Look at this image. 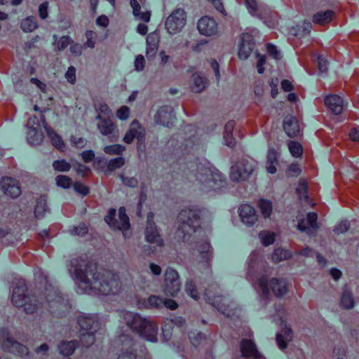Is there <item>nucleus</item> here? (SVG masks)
<instances>
[{"mask_svg": "<svg viewBox=\"0 0 359 359\" xmlns=\"http://www.w3.org/2000/svg\"><path fill=\"white\" fill-rule=\"evenodd\" d=\"M120 178L123 184L127 187L134 188L138 184V180L135 177H127L123 175H121Z\"/></svg>", "mask_w": 359, "mask_h": 359, "instance_id": "bf43d9fd", "label": "nucleus"}, {"mask_svg": "<svg viewBox=\"0 0 359 359\" xmlns=\"http://www.w3.org/2000/svg\"><path fill=\"white\" fill-rule=\"evenodd\" d=\"M121 318L123 323L141 338L151 342L157 341L158 325L150 318L130 311H122L121 313Z\"/></svg>", "mask_w": 359, "mask_h": 359, "instance_id": "39448f33", "label": "nucleus"}, {"mask_svg": "<svg viewBox=\"0 0 359 359\" xmlns=\"http://www.w3.org/2000/svg\"><path fill=\"white\" fill-rule=\"evenodd\" d=\"M245 4L249 13L254 17L263 20L264 23L270 28L278 25V15L267 6L258 4L256 0H245Z\"/></svg>", "mask_w": 359, "mask_h": 359, "instance_id": "0eeeda50", "label": "nucleus"}, {"mask_svg": "<svg viewBox=\"0 0 359 359\" xmlns=\"http://www.w3.org/2000/svg\"><path fill=\"white\" fill-rule=\"evenodd\" d=\"M259 239L264 246H269L275 241L276 233L271 231L264 230L259 233Z\"/></svg>", "mask_w": 359, "mask_h": 359, "instance_id": "79ce46f5", "label": "nucleus"}, {"mask_svg": "<svg viewBox=\"0 0 359 359\" xmlns=\"http://www.w3.org/2000/svg\"><path fill=\"white\" fill-rule=\"evenodd\" d=\"M174 119L173 109L171 107L163 106L156 112L154 120L157 124L168 127Z\"/></svg>", "mask_w": 359, "mask_h": 359, "instance_id": "bb28decb", "label": "nucleus"}, {"mask_svg": "<svg viewBox=\"0 0 359 359\" xmlns=\"http://www.w3.org/2000/svg\"><path fill=\"white\" fill-rule=\"evenodd\" d=\"M72 42V39L68 36H62L58 41H55V47L57 50H62L67 47Z\"/></svg>", "mask_w": 359, "mask_h": 359, "instance_id": "4d7b16f0", "label": "nucleus"}, {"mask_svg": "<svg viewBox=\"0 0 359 359\" xmlns=\"http://www.w3.org/2000/svg\"><path fill=\"white\" fill-rule=\"evenodd\" d=\"M297 192L302 201L305 200L306 202L308 201L307 184L304 180H301L299 181L297 187Z\"/></svg>", "mask_w": 359, "mask_h": 359, "instance_id": "5fc2aeb1", "label": "nucleus"}, {"mask_svg": "<svg viewBox=\"0 0 359 359\" xmlns=\"http://www.w3.org/2000/svg\"><path fill=\"white\" fill-rule=\"evenodd\" d=\"M121 342L122 351L117 359H136V354L133 351V342L130 338L124 335L119 336Z\"/></svg>", "mask_w": 359, "mask_h": 359, "instance_id": "cd10ccee", "label": "nucleus"}, {"mask_svg": "<svg viewBox=\"0 0 359 359\" xmlns=\"http://www.w3.org/2000/svg\"><path fill=\"white\" fill-rule=\"evenodd\" d=\"M201 215V210L195 205L186 207L180 212L177 217L179 226L176 232L179 239L189 242L191 238H196Z\"/></svg>", "mask_w": 359, "mask_h": 359, "instance_id": "423d86ee", "label": "nucleus"}, {"mask_svg": "<svg viewBox=\"0 0 359 359\" xmlns=\"http://www.w3.org/2000/svg\"><path fill=\"white\" fill-rule=\"evenodd\" d=\"M53 169L57 172H67L71 168L72 165L64 159L57 160L53 163Z\"/></svg>", "mask_w": 359, "mask_h": 359, "instance_id": "603ef678", "label": "nucleus"}, {"mask_svg": "<svg viewBox=\"0 0 359 359\" xmlns=\"http://www.w3.org/2000/svg\"><path fill=\"white\" fill-rule=\"evenodd\" d=\"M143 304L144 308L160 309L163 306V299L158 295H151Z\"/></svg>", "mask_w": 359, "mask_h": 359, "instance_id": "e433bc0d", "label": "nucleus"}, {"mask_svg": "<svg viewBox=\"0 0 359 359\" xmlns=\"http://www.w3.org/2000/svg\"><path fill=\"white\" fill-rule=\"evenodd\" d=\"M97 128L100 133L104 136H110L117 139L118 137V128L111 118L98 120Z\"/></svg>", "mask_w": 359, "mask_h": 359, "instance_id": "393cba45", "label": "nucleus"}, {"mask_svg": "<svg viewBox=\"0 0 359 359\" xmlns=\"http://www.w3.org/2000/svg\"><path fill=\"white\" fill-rule=\"evenodd\" d=\"M95 109L97 113V115L96 116L97 120H102L107 118H111V110L106 103H98L95 106Z\"/></svg>", "mask_w": 359, "mask_h": 359, "instance_id": "4c0bfd02", "label": "nucleus"}, {"mask_svg": "<svg viewBox=\"0 0 359 359\" xmlns=\"http://www.w3.org/2000/svg\"><path fill=\"white\" fill-rule=\"evenodd\" d=\"M311 23L304 22L302 25H297V27H292L290 30V33L294 36L303 37L310 32Z\"/></svg>", "mask_w": 359, "mask_h": 359, "instance_id": "58836bf2", "label": "nucleus"}, {"mask_svg": "<svg viewBox=\"0 0 359 359\" xmlns=\"http://www.w3.org/2000/svg\"><path fill=\"white\" fill-rule=\"evenodd\" d=\"M188 179L204 192L218 191L226 185L225 177L208 163L191 165Z\"/></svg>", "mask_w": 359, "mask_h": 359, "instance_id": "20e7f679", "label": "nucleus"}, {"mask_svg": "<svg viewBox=\"0 0 359 359\" xmlns=\"http://www.w3.org/2000/svg\"><path fill=\"white\" fill-rule=\"evenodd\" d=\"M267 52L269 56L272 57L275 60H280L282 58V55L280 51L277 48V47L273 44L267 45Z\"/></svg>", "mask_w": 359, "mask_h": 359, "instance_id": "680f3d73", "label": "nucleus"}, {"mask_svg": "<svg viewBox=\"0 0 359 359\" xmlns=\"http://www.w3.org/2000/svg\"><path fill=\"white\" fill-rule=\"evenodd\" d=\"M72 167L74 169V170L77 172V174L81 176H84L90 171L88 167L77 162L74 163L72 165Z\"/></svg>", "mask_w": 359, "mask_h": 359, "instance_id": "69168bd1", "label": "nucleus"}, {"mask_svg": "<svg viewBox=\"0 0 359 359\" xmlns=\"http://www.w3.org/2000/svg\"><path fill=\"white\" fill-rule=\"evenodd\" d=\"M26 128L27 142L32 145L41 144L43 139V133L39 118L35 116L30 117L27 121Z\"/></svg>", "mask_w": 359, "mask_h": 359, "instance_id": "4468645a", "label": "nucleus"}, {"mask_svg": "<svg viewBox=\"0 0 359 359\" xmlns=\"http://www.w3.org/2000/svg\"><path fill=\"white\" fill-rule=\"evenodd\" d=\"M145 65V60L143 55H138L134 62L135 69L141 72L144 69Z\"/></svg>", "mask_w": 359, "mask_h": 359, "instance_id": "338daca9", "label": "nucleus"}, {"mask_svg": "<svg viewBox=\"0 0 359 359\" xmlns=\"http://www.w3.org/2000/svg\"><path fill=\"white\" fill-rule=\"evenodd\" d=\"M75 348L76 344L74 341L68 342L62 341L58 346L60 353L67 356L72 355L74 353Z\"/></svg>", "mask_w": 359, "mask_h": 359, "instance_id": "a18cd8bd", "label": "nucleus"}, {"mask_svg": "<svg viewBox=\"0 0 359 359\" xmlns=\"http://www.w3.org/2000/svg\"><path fill=\"white\" fill-rule=\"evenodd\" d=\"M258 207L264 218H269L273 211L272 202L267 199H260L257 203Z\"/></svg>", "mask_w": 359, "mask_h": 359, "instance_id": "ea45409f", "label": "nucleus"}, {"mask_svg": "<svg viewBox=\"0 0 359 359\" xmlns=\"http://www.w3.org/2000/svg\"><path fill=\"white\" fill-rule=\"evenodd\" d=\"M341 304L346 309H351L354 307V298L350 291L347 290H344L341 298Z\"/></svg>", "mask_w": 359, "mask_h": 359, "instance_id": "37998d69", "label": "nucleus"}, {"mask_svg": "<svg viewBox=\"0 0 359 359\" xmlns=\"http://www.w3.org/2000/svg\"><path fill=\"white\" fill-rule=\"evenodd\" d=\"M77 323L84 331H97L102 327V322L96 314L80 313L77 317Z\"/></svg>", "mask_w": 359, "mask_h": 359, "instance_id": "a211bd4d", "label": "nucleus"}, {"mask_svg": "<svg viewBox=\"0 0 359 359\" xmlns=\"http://www.w3.org/2000/svg\"><path fill=\"white\" fill-rule=\"evenodd\" d=\"M278 157V153L273 149H269L266 163V169L269 173L274 174L276 172Z\"/></svg>", "mask_w": 359, "mask_h": 359, "instance_id": "72a5a7b5", "label": "nucleus"}, {"mask_svg": "<svg viewBox=\"0 0 359 359\" xmlns=\"http://www.w3.org/2000/svg\"><path fill=\"white\" fill-rule=\"evenodd\" d=\"M69 273L78 285L77 292L91 295H115L122 290L118 276L109 271H97L83 258L71 260Z\"/></svg>", "mask_w": 359, "mask_h": 359, "instance_id": "f257e3e1", "label": "nucleus"}, {"mask_svg": "<svg viewBox=\"0 0 359 359\" xmlns=\"http://www.w3.org/2000/svg\"><path fill=\"white\" fill-rule=\"evenodd\" d=\"M97 331H86L80 337V342L83 346L88 347L95 341L94 333Z\"/></svg>", "mask_w": 359, "mask_h": 359, "instance_id": "09e8293b", "label": "nucleus"}, {"mask_svg": "<svg viewBox=\"0 0 359 359\" xmlns=\"http://www.w3.org/2000/svg\"><path fill=\"white\" fill-rule=\"evenodd\" d=\"M287 146L289 151L293 157L299 158L302 156L303 149L301 144L295 141H289Z\"/></svg>", "mask_w": 359, "mask_h": 359, "instance_id": "8fccbe9b", "label": "nucleus"}, {"mask_svg": "<svg viewBox=\"0 0 359 359\" xmlns=\"http://www.w3.org/2000/svg\"><path fill=\"white\" fill-rule=\"evenodd\" d=\"M199 32L206 36H215L218 33V25L216 21L208 16L201 18L198 22Z\"/></svg>", "mask_w": 359, "mask_h": 359, "instance_id": "5701e85b", "label": "nucleus"}, {"mask_svg": "<svg viewBox=\"0 0 359 359\" xmlns=\"http://www.w3.org/2000/svg\"><path fill=\"white\" fill-rule=\"evenodd\" d=\"M238 212L241 221L247 226H252L258 220V215L256 210L249 204L241 205Z\"/></svg>", "mask_w": 359, "mask_h": 359, "instance_id": "aec40b11", "label": "nucleus"}, {"mask_svg": "<svg viewBox=\"0 0 359 359\" xmlns=\"http://www.w3.org/2000/svg\"><path fill=\"white\" fill-rule=\"evenodd\" d=\"M125 149L126 147L124 146L118 144L105 146L103 148L104 153L109 155H120Z\"/></svg>", "mask_w": 359, "mask_h": 359, "instance_id": "3c124183", "label": "nucleus"}, {"mask_svg": "<svg viewBox=\"0 0 359 359\" xmlns=\"http://www.w3.org/2000/svg\"><path fill=\"white\" fill-rule=\"evenodd\" d=\"M0 186L3 192L13 198H17L21 194L19 182L14 178L3 177L0 181Z\"/></svg>", "mask_w": 359, "mask_h": 359, "instance_id": "4be33fe9", "label": "nucleus"}, {"mask_svg": "<svg viewBox=\"0 0 359 359\" xmlns=\"http://www.w3.org/2000/svg\"><path fill=\"white\" fill-rule=\"evenodd\" d=\"M317 219L318 215L315 212H309L306 217L299 214L297 217V229L308 235H312L318 229Z\"/></svg>", "mask_w": 359, "mask_h": 359, "instance_id": "f3484780", "label": "nucleus"}, {"mask_svg": "<svg viewBox=\"0 0 359 359\" xmlns=\"http://www.w3.org/2000/svg\"><path fill=\"white\" fill-rule=\"evenodd\" d=\"M86 42L84 44V47L93 48L95 46V39L97 38V34L92 31L88 30L86 32Z\"/></svg>", "mask_w": 359, "mask_h": 359, "instance_id": "6e6d98bb", "label": "nucleus"}, {"mask_svg": "<svg viewBox=\"0 0 359 359\" xmlns=\"http://www.w3.org/2000/svg\"><path fill=\"white\" fill-rule=\"evenodd\" d=\"M0 346L4 351L18 355L27 354V348L16 341L6 330H2L0 336Z\"/></svg>", "mask_w": 359, "mask_h": 359, "instance_id": "2eb2a0df", "label": "nucleus"}, {"mask_svg": "<svg viewBox=\"0 0 359 359\" xmlns=\"http://www.w3.org/2000/svg\"><path fill=\"white\" fill-rule=\"evenodd\" d=\"M291 257V253L285 249L277 248L273 251L271 259L274 262H279L289 259Z\"/></svg>", "mask_w": 359, "mask_h": 359, "instance_id": "49530a36", "label": "nucleus"}, {"mask_svg": "<svg viewBox=\"0 0 359 359\" xmlns=\"http://www.w3.org/2000/svg\"><path fill=\"white\" fill-rule=\"evenodd\" d=\"M69 231L72 235L82 236L87 233L88 227L85 224H79L77 226H74Z\"/></svg>", "mask_w": 359, "mask_h": 359, "instance_id": "052dcab7", "label": "nucleus"}, {"mask_svg": "<svg viewBox=\"0 0 359 359\" xmlns=\"http://www.w3.org/2000/svg\"><path fill=\"white\" fill-rule=\"evenodd\" d=\"M349 229V224L346 221L339 222L334 228V231L337 234L345 233Z\"/></svg>", "mask_w": 359, "mask_h": 359, "instance_id": "774afa93", "label": "nucleus"}, {"mask_svg": "<svg viewBox=\"0 0 359 359\" xmlns=\"http://www.w3.org/2000/svg\"><path fill=\"white\" fill-rule=\"evenodd\" d=\"M259 32L255 28H248L241 36L238 46V57L241 60H247L255 48L254 37Z\"/></svg>", "mask_w": 359, "mask_h": 359, "instance_id": "9b49d317", "label": "nucleus"}, {"mask_svg": "<svg viewBox=\"0 0 359 359\" xmlns=\"http://www.w3.org/2000/svg\"><path fill=\"white\" fill-rule=\"evenodd\" d=\"M181 283L177 271L171 267L165 269L163 284V292L166 296L175 297L180 292Z\"/></svg>", "mask_w": 359, "mask_h": 359, "instance_id": "f8f14e48", "label": "nucleus"}, {"mask_svg": "<svg viewBox=\"0 0 359 359\" xmlns=\"http://www.w3.org/2000/svg\"><path fill=\"white\" fill-rule=\"evenodd\" d=\"M133 15L136 20L149 22L151 19V11L146 8V0H130Z\"/></svg>", "mask_w": 359, "mask_h": 359, "instance_id": "6ab92c4d", "label": "nucleus"}, {"mask_svg": "<svg viewBox=\"0 0 359 359\" xmlns=\"http://www.w3.org/2000/svg\"><path fill=\"white\" fill-rule=\"evenodd\" d=\"M124 164L125 159L121 156L110 159L107 162L106 171L111 172L121 168Z\"/></svg>", "mask_w": 359, "mask_h": 359, "instance_id": "de8ad7c7", "label": "nucleus"}, {"mask_svg": "<svg viewBox=\"0 0 359 359\" xmlns=\"http://www.w3.org/2000/svg\"><path fill=\"white\" fill-rule=\"evenodd\" d=\"M116 215V210L110 209L108 215L105 217L104 220L110 227L114 229H118L122 231L125 238L130 236V222L128 215L126 213L124 207H121L118 210V220H114Z\"/></svg>", "mask_w": 359, "mask_h": 359, "instance_id": "6e6552de", "label": "nucleus"}, {"mask_svg": "<svg viewBox=\"0 0 359 359\" xmlns=\"http://www.w3.org/2000/svg\"><path fill=\"white\" fill-rule=\"evenodd\" d=\"M65 77L69 83L74 84L76 80L75 67L73 66L69 67L65 72Z\"/></svg>", "mask_w": 359, "mask_h": 359, "instance_id": "e2e57ef3", "label": "nucleus"}, {"mask_svg": "<svg viewBox=\"0 0 359 359\" xmlns=\"http://www.w3.org/2000/svg\"><path fill=\"white\" fill-rule=\"evenodd\" d=\"M254 170L255 165L252 161L241 159L231 166L229 177L233 182H244L250 177Z\"/></svg>", "mask_w": 359, "mask_h": 359, "instance_id": "1a4fd4ad", "label": "nucleus"}, {"mask_svg": "<svg viewBox=\"0 0 359 359\" xmlns=\"http://www.w3.org/2000/svg\"><path fill=\"white\" fill-rule=\"evenodd\" d=\"M263 262L260 253L253 251L248 259L247 279L255 287H259L262 301L266 304L271 290L276 297H281L287 292V283L283 278H271L269 280L261 276Z\"/></svg>", "mask_w": 359, "mask_h": 359, "instance_id": "7ed1b4c3", "label": "nucleus"}, {"mask_svg": "<svg viewBox=\"0 0 359 359\" xmlns=\"http://www.w3.org/2000/svg\"><path fill=\"white\" fill-rule=\"evenodd\" d=\"M235 127L233 121H229L224 126V140L225 144L233 147L235 145V140L232 137V133Z\"/></svg>", "mask_w": 359, "mask_h": 359, "instance_id": "f704fd0d", "label": "nucleus"}, {"mask_svg": "<svg viewBox=\"0 0 359 359\" xmlns=\"http://www.w3.org/2000/svg\"><path fill=\"white\" fill-rule=\"evenodd\" d=\"M283 128L289 137H295L299 132V126L297 119L292 116H287L283 121Z\"/></svg>", "mask_w": 359, "mask_h": 359, "instance_id": "7c9ffc66", "label": "nucleus"}, {"mask_svg": "<svg viewBox=\"0 0 359 359\" xmlns=\"http://www.w3.org/2000/svg\"><path fill=\"white\" fill-rule=\"evenodd\" d=\"M333 15L332 11H320L313 15V21L319 25H325L332 20Z\"/></svg>", "mask_w": 359, "mask_h": 359, "instance_id": "c9c22d12", "label": "nucleus"}, {"mask_svg": "<svg viewBox=\"0 0 359 359\" xmlns=\"http://www.w3.org/2000/svg\"><path fill=\"white\" fill-rule=\"evenodd\" d=\"M191 253L196 261L203 268H208L212 259V248L207 241H197L191 246Z\"/></svg>", "mask_w": 359, "mask_h": 359, "instance_id": "ddd939ff", "label": "nucleus"}, {"mask_svg": "<svg viewBox=\"0 0 359 359\" xmlns=\"http://www.w3.org/2000/svg\"><path fill=\"white\" fill-rule=\"evenodd\" d=\"M241 351L244 357L250 359H265L257 350L251 339H244L241 343Z\"/></svg>", "mask_w": 359, "mask_h": 359, "instance_id": "c85d7f7f", "label": "nucleus"}, {"mask_svg": "<svg viewBox=\"0 0 359 359\" xmlns=\"http://www.w3.org/2000/svg\"><path fill=\"white\" fill-rule=\"evenodd\" d=\"M46 198L45 196H40L36 201V204L34 208V215L37 218H41L44 216L47 210Z\"/></svg>", "mask_w": 359, "mask_h": 359, "instance_id": "a19ab883", "label": "nucleus"}, {"mask_svg": "<svg viewBox=\"0 0 359 359\" xmlns=\"http://www.w3.org/2000/svg\"><path fill=\"white\" fill-rule=\"evenodd\" d=\"M43 126L44 127L47 135L50 139L52 144L60 151H63L65 145L62 137L55 133V131L51 128L48 127L46 125L45 120L42 118Z\"/></svg>", "mask_w": 359, "mask_h": 359, "instance_id": "2f4dec72", "label": "nucleus"}, {"mask_svg": "<svg viewBox=\"0 0 359 359\" xmlns=\"http://www.w3.org/2000/svg\"><path fill=\"white\" fill-rule=\"evenodd\" d=\"M40 284L45 286L46 302H39L35 295H27V287L24 280H19L13 290L11 302L17 307L23 308L27 314L43 311L48 309L50 313L62 316L67 304L64 299L57 293V290L49 283L48 277L41 270L34 273Z\"/></svg>", "mask_w": 359, "mask_h": 359, "instance_id": "f03ea898", "label": "nucleus"}, {"mask_svg": "<svg viewBox=\"0 0 359 359\" xmlns=\"http://www.w3.org/2000/svg\"><path fill=\"white\" fill-rule=\"evenodd\" d=\"M185 291L188 295L194 299H197L198 297V292L195 289V286L192 281H187L185 284Z\"/></svg>", "mask_w": 359, "mask_h": 359, "instance_id": "0e129e2a", "label": "nucleus"}, {"mask_svg": "<svg viewBox=\"0 0 359 359\" xmlns=\"http://www.w3.org/2000/svg\"><path fill=\"white\" fill-rule=\"evenodd\" d=\"M204 295L206 301L224 315L231 317L236 314L234 304H229L226 298L222 296H212L209 290L206 291Z\"/></svg>", "mask_w": 359, "mask_h": 359, "instance_id": "dca6fc26", "label": "nucleus"}, {"mask_svg": "<svg viewBox=\"0 0 359 359\" xmlns=\"http://www.w3.org/2000/svg\"><path fill=\"white\" fill-rule=\"evenodd\" d=\"M144 137V129L136 120L133 121L130 126L129 130L125 134L123 141L126 144L133 142L135 138L139 142L142 141Z\"/></svg>", "mask_w": 359, "mask_h": 359, "instance_id": "a878e982", "label": "nucleus"}, {"mask_svg": "<svg viewBox=\"0 0 359 359\" xmlns=\"http://www.w3.org/2000/svg\"><path fill=\"white\" fill-rule=\"evenodd\" d=\"M208 85L207 79L200 73H194L192 76L191 89L196 93L203 90Z\"/></svg>", "mask_w": 359, "mask_h": 359, "instance_id": "473e14b6", "label": "nucleus"}, {"mask_svg": "<svg viewBox=\"0 0 359 359\" xmlns=\"http://www.w3.org/2000/svg\"><path fill=\"white\" fill-rule=\"evenodd\" d=\"M186 22L187 17L184 11L177 8L167 17L165 22V28L169 34H177L183 29Z\"/></svg>", "mask_w": 359, "mask_h": 359, "instance_id": "9d476101", "label": "nucleus"}, {"mask_svg": "<svg viewBox=\"0 0 359 359\" xmlns=\"http://www.w3.org/2000/svg\"><path fill=\"white\" fill-rule=\"evenodd\" d=\"M325 104L334 114H340L344 108L343 100L336 95L327 96L325 99Z\"/></svg>", "mask_w": 359, "mask_h": 359, "instance_id": "c756f323", "label": "nucleus"}, {"mask_svg": "<svg viewBox=\"0 0 359 359\" xmlns=\"http://www.w3.org/2000/svg\"><path fill=\"white\" fill-rule=\"evenodd\" d=\"M154 215L152 212H149L147 215V223L145 230V238L147 242L151 243H155L158 246L163 245V240L161 238L156 226L153 222Z\"/></svg>", "mask_w": 359, "mask_h": 359, "instance_id": "b1692460", "label": "nucleus"}, {"mask_svg": "<svg viewBox=\"0 0 359 359\" xmlns=\"http://www.w3.org/2000/svg\"><path fill=\"white\" fill-rule=\"evenodd\" d=\"M282 314L283 312H281L280 310H278L276 316L279 318L278 321L280 325L282 327V330L280 333L277 334L276 341L279 348L280 349H284L286 348L287 342L291 341L292 339V330L285 323Z\"/></svg>", "mask_w": 359, "mask_h": 359, "instance_id": "412c9836", "label": "nucleus"}, {"mask_svg": "<svg viewBox=\"0 0 359 359\" xmlns=\"http://www.w3.org/2000/svg\"><path fill=\"white\" fill-rule=\"evenodd\" d=\"M130 114V108L127 106H122L116 111V116L121 121L127 120Z\"/></svg>", "mask_w": 359, "mask_h": 359, "instance_id": "13d9d810", "label": "nucleus"}, {"mask_svg": "<svg viewBox=\"0 0 359 359\" xmlns=\"http://www.w3.org/2000/svg\"><path fill=\"white\" fill-rule=\"evenodd\" d=\"M20 27L25 32H31L37 28L38 25L35 18L27 17L21 21Z\"/></svg>", "mask_w": 359, "mask_h": 359, "instance_id": "c03bdc74", "label": "nucleus"}, {"mask_svg": "<svg viewBox=\"0 0 359 359\" xmlns=\"http://www.w3.org/2000/svg\"><path fill=\"white\" fill-rule=\"evenodd\" d=\"M56 184L63 189H68L72 184V179L63 175H57L55 178Z\"/></svg>", "mask_w": 359, "mask_h": 359, "instance_id": "864d4df0", "label": "nucleus"}]
</instances>
